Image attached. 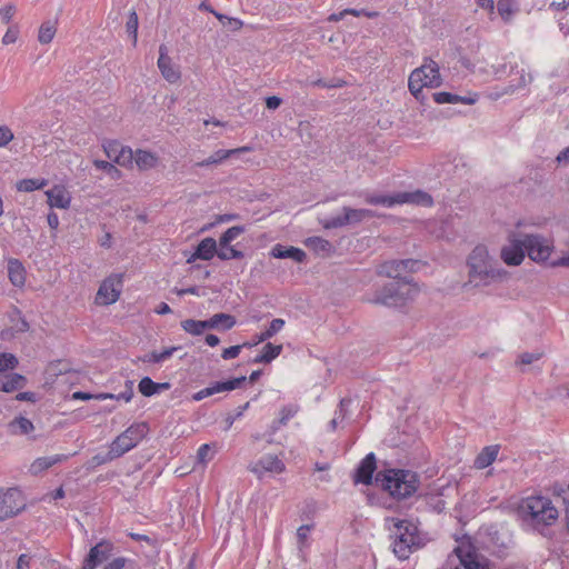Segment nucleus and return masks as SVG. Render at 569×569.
Here are the masks:
<instances>
[{
	"label": "nucleus",
	"mask_w": 569,
	"mask_h": 569,
	"mask_svg": "<svg viewBox=\"0 0 569 569\" xmlns=\"http://www.w3.org/2000/svg\"><path fill=\"white\" fill-rule=\"evenodd\" d=\"M375 482L393 499L403 500L417 492L420 477L412 470L391 468L378 471Z\"/></svg>",
	"instance_id": "f257e3e1"
},
{
	"label": "nucleus",
	"mask_w": 569,
	"mask_h": 569,
	"mask_svg": "<svg viewBox=\"0 0 569 569\" xmlns=\"http://www.w3.org/2000/svg\"><path fill=\"white\" fill-rule=\"evenodd\" d=\"M469 281L475 286H488L492 280L501 279L507 274L503 269H496L486 246L473 248L467 259Z\"/></svg>",
	"instance_id": "f03ea898"
},
{
	"label": "nucleus",
	"mask_w": 569,
	"mask_h": 569,
	"mask_svg": "<svg viewBox=\"0 0 569 569\" xmlns=\"http://www.w3.org/2000/svg\"><path fill=\"white\" fill-rule=\"evenodd\" d=\"M416 293L417 289L410 283V280L392 279L382 287L377 288L369 302L389 308H399L406 306Z\"/></svg>",
	"instance_id": "7ed1b4c3"
},
{
	"label": "nucleus",
	"mask_w": 569,
	"mask_h": 569,
	"mask_svg": "<svg viewBox=\"0 0 569 569\" xmlns=\"http://www.w3.org/2000/svg\"><path fill=\"white\" fill-rule=\"evenodd\" d=\"M392 521L396 529L392 551L398 559L406 560L422 546L418 527L406 519L392 518Z\"/></svg>",
	"instance_id": "20e7f679"
},
{
	"label": "nucleus",
	"mask_w": 569,
	"mask_h": 569,
	"mask_svg": "<svg viewBox=\"0 0 569 569\" xmlns=\"http://www.w3.org/2000/svg\"><path fill=\"white\" fill-rule=\"evenodd\" d=\"M526 256L537 263H548L555 249L553 240L540 233L523 232Z\"/></svg>",
	"instance_id": "39448f33"
},
{
	"label": "nucleus",
	"mask_w": 569,
	"mask_h": 569,
	"mask_svg": "<svg viewBox=\"0 0 569 569\" xmlns=\"http://www.w3.org/2000/svg\"><path fill=\"white\" fill-rule=\"evenodd\" d=\"M149 430L150 428L148 422L142 421L132 423L111 442L114 448V452H118L120 457L123 456L146 438Z\"/></svg>",
	"instance_id": "423d86ee"
},
{
	"label": "nucleus",
	"mask_w": 569,
	"mask_h": 569,
	"mask_svg": "<svg viewBox=\"0 0 569 569\" xmlns=\"http://www.w3.org/2000/svg\"><path fill=\"white\" fill-rule=\"evenodd\" d=\"M523 231H511L508 236V244L501 248L500 258L511 267L520 266L526 257Z\"/></svg>",
	"instance_id": "0eeeda50"
},
{
	"label": "nucleus",
	"mask_w": 569,
	"mask_h": 569,
	"mask_svg": "<svg viewBox=\"0 0 569 569\" xmlns=\"http://www.w3.org/2000/svg\"><path fill=\"white\" fill-rule=\"evenodd\" d=\"M342 214L332 217L322 222L325 229H336L348 224H357L368 218L379 217L376 211L370 209L342 208Z\"/></svg>",
	"instance_id": "6e6552de"
},
{
	"label": "nucleus",
	"mask_w": 569,
	"mask_h": 569,
	"mask_svg": "<svg viewBox=\"0 0 569 569\" xmlns=\"http://www.w3.org/2000/svg\"><path fill=\"white\" fill-rule=\"evenodd\" d=\"M453 553L459 559L455 569H489V560L480 555L473 545L457 546Z\"/></svg>",
	"instance_id": "1a4fd4ad"
},
{
	"label": "nucleus",
	"mask_w": 569,
	"mask_h": 569,
	"mask_svg": "<svg viewBox=\"0 0 569 569\" xmlns=\"http://www.w3.org/2000/svg\"><path fill=\"white\" fill-rule=\"evenodd\" d=\"M123 287V273H112L107 277L100 284L96 301L99 305L109 306L120 297Z\"/></svg>",
	"instance_id": "9d476101"
},
{
	"label": "nucleus",
	"mask_w": 569,
	"mask_h": 569,
	"mask_svg": "<svg viewBox=\"0 0 569 569\" xmlns=\"http://www.w3.org/2000/svg\"><path fill=\"white\" fill-rule=\"evenodd\" d=\"M24 507V499L19 489H0V521L17 516Z\"/></svg>",
	"instance_id": "9b49d317"
},
{
	"label": "nucleus",
	"mask_w": 569,
	"mask_h": 569,
	"mask_svg": "<svg viewBox=\"0 0 569 569\" xmlns=\"http://www.w3.org/2000/svg\"><path fill=\"white\" fill-rule=\"evenodd\" d=\"M114 543L110 540H101L91 547L86 556L81 569H96L101 563L108 561L114 552Z\"/></svg>",
	"instance_id": "f8f14e48"
},
{
	"label": "nucleus",
	"mask_w": 569,
	"mask_h": 569,
	"mask_svg": "<svg viewBox=\"0 0 569 569\" xmlns=\"http://www.w3.org/2000/svg\"><path fill=\"white\" fill-rule=\"evenodd\" d=\"M419 261L415 259L391 260L386 261L380 266L379 273L386 274L392 279H406L412 281L411 277H401L403 271L415 272L418 268Z\"/></svg>",
	"instance_id": "ddd939ff"
},
{
	"label": "nucleus",
	"mask_w": 569,
	"mask_h": 569,
	"mask_svg": "<svg viewBox=\"0 0 569 569\" xmlns=\"http://www.w3.org/2000/svg\"><path fill=\"white\" fill-rule=\"evenodd\" d=\"M377 469V458L373 452H369L358 465L353 472V482L366 486L372 485L373 475Z\"/></svg>",
	"instance_id": "4468645a"
},
{
	"label": "nucleus",
	"mask_w": 569,
	"mask_h": 569,
	"mask_svg": "<svg viewBox=\"0 0 569 569\" xmlns=\"http://www.w3.org/2000/svg\"><path fill=\"white\" fill-rule=\"evenodd\" d=\"M552 501L543 496H530L523 498L518 507L519 515L528 521V517H538L537 512L542 511L545 507L550 506Z\"/></svg>",
	"instance_id": "2eb2a0df"
},
{
	"label": "nucleus",
	"mask_w": 569,
	"mask_h": 569,
	"mask_svg": "<svg viewBox=\"0 0 569 569\" xmlns=\"http://www.w3.org/2000/svg\"><path fill=\"white\" fill-rule=\"evenodd\" d=\"M284 469V463L277 456L272 455L263 456L250 468L259 478H261L264 472L281 473Z\"/></svg>",
	"instance_id": "dca6fc26"
},
{
	"label": "nucleus",
	"mask_w": 569,
	"mask_h": 569,
	"mask_svg": "<svg viewBox=\"0 0 569 569\" xmlns=\"http://www.w3.org/2000/svg\"><path fill=\"white\" fill-rule=\"evenodd\" d=\"M217 241L207 237L202 239L194 248V252L187 259V263H192L196 260H211L214 256L218 257Z\"/></svg>",
	"instance_id": "f3484780"
},
{
	"label": "nucleus",
	"mask_w": 569,
	"mask_h": 569,
	"mask_svg": "<svg viewBox=\"0 0 569 569\" xmlns=\"http://www.w3.org/2000/svg\"><path fill=\"white\" fill-rule=\"evenodd\" d=\"M158 68L162 77L170 83H176L180 79V72L173 67L164 44L159 47Z\"/></svg>",
	"instance_id": "a211bd4d"
},
{
	"label": "nucleus",
	"mask_w": 569,
	"mask_h": 569,
	"mask_svg": "<svg viewBox=\"0 0 569 569\" xmlns=\"http://www.w3.org/2000/svg\"><path fill=\"white\" fill-rule=\"evenodd\" d=\"M250 151H252V147H249V146H243V147L231 149V150L219 149V150L214 151L209 158L197 162L194 166L202 168V167H209L212 164H220L222 161L227 160L228 158H230L233 154H240V153H246V152H250Z\"/></svg>",
	"instance_id": "6ab92c4d"
},
{
	"label": "nucleus",
	"mask_w": 569,
	"mask_h": 569,
	"mask_svg": "<svg viewBox=\"0 0 569 569\" xmlns=\"http://www.w3.org/2000/svg\"><path fill=\"white\" fill-rule=\"evenodd\" d=\"M270 256L277 259H291L298 263H303L307 259L306 252L293 246H282L277 243L272 247Z\"/></svg>",
	"instance_id": "aec40b11"
},
{
	"label": "nucleus",
	"mask_w": 569,
	"mask_h": 569,
	"mask_svg": "<svg viewBox=\"0 0 569 569\" xmlns=\"http://www.w3.org/2000/svg\"><path fill=\"white\" fill-rule=\"evenodd\" d=\"M46 196L51 208L68 209L70 207L71 197L61 186H54L52 189L47 190Z\"/></svg>",
	"instance_id": "412c9836"
},
{
	"label": "nucleus",
	"mask_w": 569,
	"mask_h": 569,
	"mask_svg": "<svg viewBox=\"0 0 569 569\" xmlns=\"http://www.w3.org/2000/svg\"><path fill=\"white\" fill-rule=\"evenodd\" d=\"M203 322L206 325V330L217 329L227 331L230 330L236 325L237 320L232 315L220 312L213 315L211 318L207 320H203Z\"/></svg>",
	"instance_id": "4be33fe9"
},
{
	"label": "nucleus",
	"mask_w": 569,
	"mask_h": 569,
	"mask_svg": "<svg viewBox=\"0 0 569 569\" xmlns=\"http://www.w3.org/2000/svg\"><path fill=\"white\" fill-rule=\"evenodd\" d=\"M28 385L26 376L17 372L6 375L3 379H0V391L11 393L23 389Z\"/></svg>",
	"instance_id": "5701e85b"
},
{
	"label": "nucleus",
	"mask_w": 569,
	"mask_h": 569,
	"mask_svg": "<svg viewBox=\"0 0 569 569\" xmlns=\"http://www.w3.org/2000/svg\"><path fill=\"white\" fill-rule=\"evenodd\" d=\"M537 516L538 517H528V521H530L533 528L551 526L558 519L559 512L551 503L545 507L542 511H538Z\"/></svg>",
	"instance_id": "b1692460"
},
{
	"label": "nucleus",
	"mask_w": 569,
	"mask_h": 569,
	"mask_svg": "<svg viewBox=\"0 0 569 569\" xmlns=\"http://www.w3.org/2000/svg\"><path fill=\"white\" fill-rule=\"evenodd\" d=\"M170 387V382H154L150 377H143L138 383V390L144 397H152Z\"/></svg>",
	"instance_id": "393cba45"
},
{
	"label": "nucleus",
	"mask_w": 569,
	"mask_h": 569,
	"mask_svg": "<svg viewBox=\"0 0 569 569\" xmlns=\"http://www.w3.org/2000/svg\"><path fill=\"white\" fill-rule=\"evenodd\" d=\"M8 277L14 287H23L26 282V269L19 259L8 261Z\"/></svg>",
	"instance_id": "a878e982"
},
{
	"label": "nucleus",
	"mask_w": 569,
	"mask_h": 569,
	"mask_svg": "<svg viewBox=\"0 0 569 569\" xmlns=\"http://www.w3.org/2000/svg\"><path fill=\"white\" fill-rule=\"evenodd\" d=\"M400 201L402 203H412L423 207H431L433 204L432 197L422 190H416L413 192H400Z\"/></svg>",
	"instance_id": "bb28decb"
},
{
	"label": "nucleus",
	"mask_w": 569,
	"mask_h": 569,
	"mask_svg": "<svg viewBox=\"0 0 569 569\" xmlns=\"http://www.w3.org/2000/svg\"><path fill=\"white\" fill-rule=\"evenodd\" d=\"M67 459L64 455H54L50 457H40L30 466V472L34 476L48 470L52 466L60 463Z\"/></svg>",
	"instance_id": "cd10ccee"
},
{
	"label": "nucleus",
	"mask_w": 569,
	"mask_h": 569,
	"mask_svg": "<svg viewBox=\"0 0 569 569\" xmlns=\"http://www.w3.org/2000/svg\"><path fill=\"white\" fill-rule=\"evenodd\" d=\"M498 453H499L498 445L485 447L480 451V453L476 457L475 462H473L475 467L477 469H485V468L489 467L496 460Z\"/></svg>",
	"instance_id": "c85d7f7f"
},
{
	"label": "nucleus",
	"mask_w": 569,
	"mask_h": 569,
	"mask_svg": "<svg viewBox=\"0 0 569 569\" xmlns=\"http://www.w3.org/2000/svg\"><path fill=\"white\" fill-rule=\"evenodd\" d=\"M426 69L423 73H421V78L428 83V88H436L441 84V77L438 64L430 60L429 63L422 64L419 69Z\"/></svg>",
	"instance_id": "c756f323"
},
{
	"label": "nucleus",
	"mask_w": 569,
	"mask_h": 569,
	"mask_svg": "<svg viewBox=\"0 0 569 569\" xmlns=\"http://www.w3.org/2000/svg\"><path fill=\"white\" fill-rule=\"evenodd\" d=\"M365 201L372 206H383L391 208L396 204H401L400 192L395 194H367Z\"/></svg>",
	"instance_id": "7c9ffc66"
},
{
	"label": "nucleus",
	"mask_w": 569,
	"mask_h": 569,
	"mask_svg": "<svg viewBox=\"0 0 569 569\" xmlns=\"http://www.w3.org/2000/svg\"><path fill=\"white\" fill-rule=\"evenodd\" d=\"M282 351V345H273L267 342L260 355L256 356L252 360L253 363H270L274 360Z\"/></svg>",
	"instance_id": "2f4dec72"
},
{
	"label": "nucleus",
	"mask_w": 569,
	"mask_h": 569,
	"mask_svg": "<svg viewBox=\"0 0 569 569\" xmlns=\"http://www.w3.org/2000/svg\"><path fill=\"white\" fill-rule=\"evenodd\" d=\"M425 69H416L411 72L408 81V87L410 92L416 99L420 98V94L422 92V89L425 87H428V83L421 78V73L426 71Z\"/></svg>",
	"instance_id": "473e14b6"
},
{
	"label": "nucleus",
	"mask_w": 569,
	"mask_h": 569,
	"mask_svg": "<svg viewBox=\"0 0 569 569\" xmlns=\"http://www.w3.org/2000/svg\"><path fill=\"white\" fill-rule=\"evenodd\" d=\"M134 162L140 170H148L157 166L158 157L150 151L138 149L134 153Z\"/></svg>",
	"instance_id": "72a5a7b5"
},
{
	"label": "nucleus",
	"mask_w": 569,
	"mask_h": 569,
	"mask_svg": "<svg viewBox=\"0 0 569 569\" xmlns=\"http://www.w3.org/2000/svg\"><path fill=\"white\" fill-rule=\"evenodd\" d=\"M305 243L316 253L330 254L335 251L332 243L321 237H309Z\"/></svg>",
	"instance_id": "f704fd0d"
},
{
	"label": "nucleus",
	"mask_w": 569,
	"mask_h": 569,
	"mask_svg": "<svg viewBox=\"0 0 569 569\" xmlns=\"http://www.w3.org/2000/svg\"><path fill=\"white\" fill-rule=\"evenodd\" d=\"M9 428L12 433L28 435L34 430V426L31 420L24 417H17L10 423Z\"/></svg>",
	"instance_id": "c9c22d12"
},
{
	"label": "nucleus",
	"mask_w": 569,
	"mask_h": 569,
	"mask_svg": "<svg viewBox=\"0 0 569 569\" xmlns=\"http://www.w3.org/2000/svg\"><path fill=\"white\" fill-rule=\"evenodd\" d=\"M119 453L114 452V448L112 445L109 447V451L106 453H97L88 461V469H94L99 466L108 463L117 458H119Z\"/></svg>",
	"instance_id": "e433bc0d"
},
{
	"label": "nucleus",
	"mask_w": 569,
	"mask_h": 569,
	"mask_svg": "<svg viewBox=\"0 0 569 569\" xmlns=\"http://www.w3.org/2000/svg\"><path fill=\"white\" fill-rule=\"evenodd\" d=\"M497 11L501 19L509 23L512 20V16L518 11L512 0H498Z\"/></svg>",
	"instance_id": "4c0bfd02"
},
{
	"label": "nucleus",
	"mask_w": 569,
	"mask_h": 569,
	"mask_svg": "<svg viewBox=\"0 0 569 569\" xmlns=\"http://www.w3.org/2000/svg\"><path fill=\"white\" fill-rule=\"evenodd\" d=\"M56 22L44 21L39 28L38 41L41 44L50 43L56 34Z\"/></svg>",
	"instance_id": "58836bf2"
},
{
	"label": "nucleus",
	"mask_w": 569,
	"mask_h": 569,
	"mask_svg": "<svg viewBox=\"0 0 569 569\" xmlns=\"http://www.w3.org/2000/svg\"><path fill=\"white\" fill-rule=\"evenodd\" d=\"M47 184L44 179H22L17 182V190L21 192H32L42 189Z\"/></svg>",
	"instance_id": "ea45409f"
},
{
	"label": "nucleus",
	"mask_w": 569,
	"mask_h": 569,
	"mask_svg": "<svg viewBox=\"0 0 569 569\" xmlns=\"http://www.w3.org/2000/svg\"><path fill=\"white\" fill-rule=\"evenodd\" d=\"M180 347H169L161 352L152 351L142 358L143 362L159 363L169 359Z\"/></svg>",
	"instance_id": "a19ab883"
},
{
	"label": "nucleus",
	"mask_w": 569,
	"mask_h": 569,
	"mask_svg": "<svg viewBox=\"0 0 569 569\" xmlns=\"http://www.w3.org/2000/svg\"><path fill=\"white\" fill-rule=\"evenodd\" d=\"M246 228L243 226H233L227 229L219 238L220 248L228 247L238 236L243 233Z\"/></svg>",
	"instance_id": "79ce46f5"
},
{
	"label": "nucleus",
	"mask_w": 569,
	"mask_h": 569,
	"mask_svg": "<svg viewBox=\"0 0 569 569\" xmlns=\"http://www.w3.org/2000/svg\"><path fill=\"white\" fill-rule=\"evenodd\" d=\"M180 326L186 332L192 336H200L206 331L203 320L186 319L181 321Z\"/></svg>",
	"instance_id": "37998d69"
},
{
	"label": "nucleus",
	"mask_w": 569,
	"mask_h": 569,
	"mask_svg": "<svg viewBox=\"0 0 569 569\" xmlns=\"http://www.w3.org/2000/svg\"><path fill=\"white\" fill-rule=\"evenodd\" d=\"M138 26L139 21L137 12L134 10H131L126 23V31L128 36L132 39L133 46H136L138 39Z\"/></svg>",
	"instance_id": "c03bdc74"
},
{
	"label": "nucleus",
	"mask_w": 569,
	"mask_h": 569,
	"mask_svg": "<svg viewBox=\"0 0 569 569\" xmlns=\"http://www.w3.org/2000/svg\"><path fill=\"white\" fill-rule=\"evenodd\" d=\"M19 365L18 358L8 352H1L0 353V375L13 370Z\"/></svg>",
	"instance_id": "a18cd8bd"
},
{
	"label": "nucleus",
	"mask_w": 569,
	"mask_h": 569,
	"mask_svg": "<svg viewBox=\"0 0 569 569\" xmlns=\"http://www.w3.org/2000/svg\"><path fill=\"white\" fill-rule=\"evenodd\" d=\"M134 161V153L131 148L122 146L114 157V162L119 166L126 167Z\"/></svg>",
	"instance_id": "49530a36"
},
{
	"label": "nucleus",
	"mask_w": 569,
	"mask_h": 569,
	"mask_svg": "<svg viewBox=\"0 0 569 569\" xmlns=\"http://www.w3.org/2000/svg\"><path fill=\"white\" fill-rule=\"evenodd\" d=\"M243 257L244 253L242 251L236 249L230 244L228 247H224L223 249L221 248L218 252V258L223 261L230 259H242Z\"/></svg>",
	"instance_id": "de8ad7c7"
},
{
	"label": "nucleus",
	"mask_w": 569,
	"mask_h": 569,
	"mask_svg": "<svg viewBox=\"0 0 569 569\" xmlns=\"http://www.w3.org/2000/svg\"><path fill=\"white\" fill-rule=\"evenodd\" d=\"M435 102L438 104H455L458 103V98L456 93L441 91V92H435L432 94Z\"/></svg>",
	"instance_id": "09e8293b"
},
{
	"label": "nucleus",
	"mask_w": 569,
	"mask_h": 569,
	"mask_svg": "<svg viewBox=\"0 0 569 569\" xmlns=\"http://www.w3.org/2000/svg\"><path fill=\"white\" fill-rule=\"evenodd\" d=\"M427 505L438 513L446 509V501L441 498L440 495H428Z\"/></svg>",
	"instance_id": "8fccbe9b"
},
{
	"label": "nucleus",
	"mask_w": 569,
	"mask_h": 569,
	"mask_svg": "<svg viewBox=\"0 0 569 569\" xmlns=\"http://www.w3.org/2000/svg\"><path fill=\"white\" fill-rule=\"evenodd\" d=\"M249 406H250V402L248 401L244 405L238 407L236 413H228L224 419V422H226L224 430H229L232 427L234 420L240 418L243 415V412L249 408Z\"/></svg>",
	"instance_id": "3c124183"
},
{
	"label": "nucleus",
	"mask_w": 569,
	"mask_h": 569,
	"mask_svg": "<svg viewBox=\"0 0 569 569\" xmlns=\"http://www.w3.org/2000/svg\"><path fill=\"white\" fill-rule=\"evenodd\" d=\"M298 412V407L295 405H288L283 406L280 410V417H279V423H284V426L288 423V421L295 417V415Z\"/></svg>",
	"instance_id": "603ef678"
},
{
	"label": "nucleus",
	"mask_w": 569,
	"mask_h": 569,
	"mask_svg": "<svg viewBox=\"0 0 569 569\" xmlns=\"http://www.w3.org/2000/svg\"><path fill=\"white\" fill-rule=\"evenodd\" d=\"M19 32L20 30L18 24L10 26L4 36L2 37V43L4 46L14 43L18 40Z\"/></svg>",
	"instance_id": "864d4df0"
},
{
	"label": "nucleus",
	"mask_w": 569,
	"mask_h": 569,
	"mask_svg": "<svg viewBox=\"0 0 569 569\" xmlns=\"http://www.w3.org/2000/svg\"><path fill=\"white\" fill-rule=\"evenodd\" d=\"M212 450L211 446L208 443L201 445L197 451L198 461L201 463H206L212 459Z\"/></svg>",
	"instance_id": "5fc2aeb1"
},
{
	"label": "nucleus",
	"mask_w": 569,
	"mask_h": 569,
	"mask_svg": "<svg viewBox=\"0 0 569 569\" xmlns=\"http://www.w3.org/2000/svg\"><path fill=\"white\" fill-rule=\"evenodd\" d=\"M284 320L281 318H276L270 322L268 329L264 330V337L272 338L276 333H278L284 326Z\"/></svg>",
	"instance_id": "6e6d98bb"
},
{
	"label": "nucleus",
	"mask_w": 569,
	"mask_h": 569,
	"mask_svg": "<svg viewBox=\"0 0 569 569\" xmlns=\"http://www.w3.org/2000/svg\"><path fill=\"white\" fill-rule=\"evenodd\" d=\"M242 348H246V347L243 346V343H242V345L231 346V347H229V348H224V349L222 350L221 357H222V359H224V360L234 359V358H237V357L239 356V353H240V351H241V349H242Z\"/></svg>",
	"instance_id": "4d7b16f0"
},
{
	"label": "nucleus",
	"mask_w": 569,
	"mask_h": 569,
	"mask_svg": "<svg viewBox=\"0 0 569 569\" xmlns=\"http://www.w3.org/2000/svg\"><path fill=\"white\" fill-rule=\"evenodd\" d=\"M133 561L124 558V557H118L112 559L111 561H108L103 569H124L127 563H132Z\"/></svg>",
	"instance_id": "13d9d810"
},
{
	"label": "nucleus",
	"mask_w": 569,
	"mask_h": 569,
	"mask_svg": "<svg viewBox=\"0 0 569 569\" xmlns=\"http://www.w3.org/2000/svg\"><path fill=\"white\" fill-rule=\"evenodd\" d=\"M121 147H122V144L118 141H110L103 146L107 157L109 159H112L113 161H114V157L118 154Z\"/></svg>",
	"instance_id": "bf43d9fd"
},
{
	"label": "nucleus",
	"mask_w": 569,
	"mask_h": 569,
	"mask_svg": "<svg viewBox=\"0 0 569 569\" xmlns=\"http://www.w3.org/2000/svg\"><path fill=\"white\" fill-rule=\"evenodd\" d=\"M16 10H17V9H16V6H14V4H12V3H9V4H7L6 7L0 8V14H1V17H2V21H3L4 23H7V24H8V23H10V22H11V20H12V17H13V16H14V13H16Z\"/></svg>",
	"instance_id": "052dcab7"
},
{
	"label": "nucleus",
	"mask_w": 569,
	"mask_h": 569,
	"mask_svg": "<svg viewBox=\"0 0 569 569\" xmlns=\"http://www.w3.org/2000/svg\"><path fill=\"white\" fill-rule=\"evenodd\" d=\"M13 133L7 126H0V147H6L10 141L13 140Z\"/></svg>",
	"instance_id": "680f3d73"
},
{
	"label": "nucleus",
	"mask_w": 569,
	"mask_h": 569,
	"mask_svg": "<svg viewBox=\"0 0 569 569\" xmlns=\"http://www.w3.org/2000/svg\"><path fill=\"white\" fill-rule=\"evenodd\" d=\"M552 493L557 497H561L566 508L569 507L568 488L566 489L561 485L555 483L552 487Z\"/></svg>",
	"instance_id": "e2e57ef3"
},
{
	"label": "nucleus",
	"mask_w": 569,
	"mask_h": 569,
	"mask_svg": "<svg viewBox=\"0 0 569 569\" xmlns=\"http://www.w3.org/2000/svg\"><path fill=\"white\" fill-rule=\"evenodd\" d=\"M542 357L541 352H523L519 356V362L521 365H531Z\"/></svg>",
	"instance_id": "0e129e2a"
},
{
	"label": "nucleus",
	"mask_w": 569,
	"mask_h": 569,
	"mask_svg": "<svg viewBox=\"0 0 569 569\" xmlns=\"http://www.w3.org/2000/svg\"><path fill=\"white\" fill-rule=\"evenodd\" d=\"M217 393L214 383H211L209 387L199 390L198 392L193 393L192 400L194 401H201L202 399L210 397L212 395Z\"/></svg>",
	"instance_id": "69168bd1"
},
{
	"label": "nucleus",
	"mask_w": 569,
	"mask_h": 569,
	"mask_svg": "<svg viewBox=\"0 0 569 569\" xmlns=\"http://www.w3.org/2000/svg\"><path fill=\"white\" fill-rule=\"evenodd\" d=\"M133 382L131 380L126 381V390L123 392H120L119 395H116V399L120 400L123 399L126 402H129L133 397V389H132Z\"/></svg>",
	"instance_id": "338daca9"
},
{
	"label": "nucleus",
	"mask_w": 569,
	"mask_h": 569,
	"mask_svg": "<svg viewBox=\"0 0 569 569\" xmlns=\"http://www.w3.org/2000/svg\"><path fill=\"white\" fill-rule=\"evenodd\" d=\"M313 84L317 86V87L329 88L330 89V88H342L346 84V82L342 81V80L327 81V80H323V79H318L317 81L313 82Z\"/></svg>",
	"instance_id": "774afa93"
}]
</instances>
